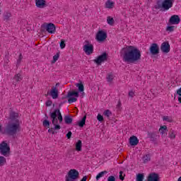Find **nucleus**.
Returning <instances> with one entry per match:
<instances>
[{
  "label": "nucleus",
  "instance_id": "c9c22d12",
  "mask_svg": "<svg viewBox=\"0 0 181 181\" xmlns=\"http://www.w3.org/2000/svg\"><path fill=\"white\" fill-rule=\"evenodd\" d=\"M11 16H12L11 13H6L4 15V21L8 22V21H9V18H11Z\"/></svg>",
  "mask_w": 181,
  "mask_h": 181
},
{
  "label": "nucleus",
  "instance_id": "6e6d98bb",
  "mask_svg": "<svg viewBox=\"0 0 181 181\" xmlns=\"http://www.w3.org/2000/svg\"><path fill=\"white\" fill-rule=\"evenodd\" d=\"M0 132H2V125L0 124Z\"/></svg>",
  "mask_w": 181,
  "mask_h": 181
},
{
  "label": "nucleus",
  "instance_id": "603ef678",
  "mask_svg": "<svg viewBox=\"0 0 181 181\" xmlns=\"http://www.w3.org/2000/svg\"><path fill=\"white\" fill-rule=\"evenodd\" d=\"M121 107V102L119 101L117 105V108H118L119 110V108Z\"/></svg>",
  "mask_w": 181,
  "mask_h": 181
},
{
  "label": "nucleus",
  "instance_id": "c756f323",
  "mask_svg": "<svg viewBox=\"0 0 181 181\" xmlns=\"http://www.w3.org/2000/svg\"><path fill=\"white\" fill-rule=\"evenodd\" d=\"M76 86L78 87V90L80 93H83V91H84V85L83 83H76Z\"/></svg>",
  "mask_w": 181,
  "mask_h": 181
},
{
  "label": "nucleus",
  "instance_id": "bb28decb",
  "mask_svg": "<svg viewBox=\"0 0 181 181\" xmlns=\"http://www.w3.org/2000/svg\"><path fill=\"white\" fill-rule=\"evenodd\" d=\"M145 177V175L144 173H138L136 177V181H144V179Z\"/></svg>",
  "mask_w": 181,
  "mask_h": 181
},
{
  "label": "nucleus",
  "instance_id": "c03bdc74",
  "mask_svg": "<svg viewBox=\"0 0 181 181\" xmlns=\"http://www.w3.org/2000/svg\"><path fill=\"white\" fill-rule=\"evenodd\" d=\"M123 173H124V172H122V171L119 172V177L120 180H124V179H125V177H124L125 175H122Z\"/></svg>",
  "mask_w": 181,
  "mask_h": 181
},
{
  "label": "nucleus",
  "instance_id": "473e14b6",
  "mask_svg": "<svg viewBox=\"0 0 181 181\" xmlns=\"http://www.w3.org/2000/svg\"><path fill=\"white\" fill-rule=\"evenodd\" d=\"M42 124L45 128H50V121L47 119L44 120Z\"/></svg>",
  "mask_w": 181,
  "mask_h": 181
},
{
  "label": "nucleus",
  "instance_id": "6ab92c4d",
  "mask_svg": "<svg viewBox=\"0 0 181 181\" xmlns=\"http://www.w3.org/2000/svg\"><path fill=\"white\" fill-rule=\"evenodd\" d=\"M35 6L40 8H46V0H35Z\"/></svg>",
  "mask_w": 181,
  "mask_h": 181
},
{
  "label": "nucleus",
  "instance_id": "4be33fe9",
  "mask_svg": "<svg viewBox=\"0 0 181 181\" xmlns=\"http://www.w3.org/2000/svg\"><path fill=\"white\" fill-rule=\"evenodd\" d=\"M86 119H87V116L86 115L83 116V117L79 122H78V127H80L81 128H83V127L86 125Z\"/></svg>",
  "mask_w": 181,
  "mask_h": 181
},
{
  "label": "nucleus",
  "instance_id": "79ce46f5",
  "mask_svg": "<svg viewBox=\"0 0 181 181\" xmlns=\"http://www.w3.org/2000/svg\"><path fill=\"white\" fill-rule=\"evenodd\" d=\"M107 80L109 83H111V81L114 80V76H112V74H109L107 77Z\"/></svg>",
  "mask_w": 181,
  "mask_h": 181
},
{
  "label": "nucleus",
  "instance_id": "c85d7f7f",
  "mask_svg": "<svg viewBox=\"0 0 181 181\" xmlns=\"http://www.w3.org/2000/svg\"><path fill=\"white\" fill-rule=\"evenodd\" d=\"M23 78L22 77V75L21 74H17L13 77V80H15L16 81H22Z\"/></svg>",
  "mask_w": 181,
  "mask_h": 181
},
{
  "label": "nucleus",
  "instance_id": "864d4df0",
  "mask_svg": "<svg viewBox=\"0 0 181 181\" xmlns=\"http://www.w3.org/2000/svg\"><path fill=\"white\" fill-rule=\"evenodd\" d=\"M21 62H22V59H18L17 60V64H21Z\"/></svg>",
  "mask_w": 181,
  "mask_h": 181
},
{
  "label": "nucleus",
  "instance_id": "37998d69",
  "mask_svg": "<svg viewBox=\"0 0 181 181\" xmlns=\"http://www.w3.org/2000/svg\"><path fill=\"white\" fill-rule=\"evenodd\" d=\"M173 30H175V26H168L166 28L167 32H173Z\"/></svg>",
  "mask_w": 181,
  "mask_h": 181
},
{
  "label": "nucleus",
  "instance_id": "e433bc0d",
  "mask_svg": "<svg viewBox=\"0 0 181 181\" xmlns=\"http://www.w3.org/2000/svg\"><path fill=\"white\" fill-rule=\"evenodd\" d=\"M69 99L68 100V103L69 104H71V103H76V101H77L76 98H73V97H70L69 98Z\"/></svg>",
  "mask_w": 181,
  "mask_h": 181
},
{
  "label": "nucleus",
  "instance_id": "f03ea898",
  "mask_svg": "<svg viewBox=\"0 0 181 181\" xmlns=\"http://www.w3.org/2000/svg\"><path fill=\"white\" fill-rule=\"evenodd\" d=\"M21 131V124L19 120L16 122H8L4 129V134L8 136H12L15 138L17 134Z\"/></svg>",
  "mask_w": 181,
  "mask_h": 181
},
{
  "label": "nucleus",
  "instance_id": "5fc2aeb1",
  "mask_svg": "<svg viewBox=\"0 0 181 181\" xmlns=\"http://www.w3.org/2000/svg\"><path fill=\"white\" fill-rule=\"evenodd\" d=\"M19 59H21V60H22V59H23V57H22V54H20V56H19V58H18Z\"/></svg>",
  "mask_w": 181,
  "mask_h": 181
},
{
  "label": "nucleus",
  "instance_id": "a18cd8bd",
  "mask_svg": "<svg viewBox=\"0 0 181 181\" xmlns=\"http://www.w3.org/2000/svg\"><path fill=\"white\" fill-rule=\"evenodd\" d=\"M53 104V102L52 100H47L45 103L46 107H50Z\"/></svg>",
  "mask_w": 181,
  "mask_h": 181
},
{
  "label": "nucleus",
  "instance_id": "4c0bfd02",
  "mask_svg": "<svg viewBox=\"0 0 181 181\" xmlns=\"http://www.w3.org/2000/svg\"><path fill=\"white\" fill-rule=\"evenodd\" d=\"M59 45L61 49H64V47H66V41L64 40H61Z\"/></svg>",
  "mask_w": 181,
  "mask_h": 181
},
{
  "label": "nucleus",
  "instance_id": "20e7f679",
  "mask_svg": "<svg viewBox=\"0 0 181 181\" xmlns=\"http://www.w3.org/2000/svg\"><path fill=\"white\" fill-rule=\"evenodd\" d=\"M174 0H164L163 1L158 0L155 5V9H163V11H169L173 6Z\"/></svg>",
  "mask_w": 181,
  "mask_h": 181
},
{
  "label": "nucleus",
  "instance_id": "9b49d317",
  "mask_svg": "<svg viewBox=\"0 0 181 181\" xmlns=\"http://www.w3.org/2000/svg\"><path fill=\"white\" fill-rule=\"evenodd\" d=\"M47 95H50L53 100H56L59 98V89L53 86L50 91H48L47 94H45V97Z\"/></svg>",
  "mask_w": 181,
  "mask_h": 181
},
{
  "label": "nucleus",
  "instance_id": "0eeeda50",
  "mask_svg": "<svg viewBox=\"0 0 181 181\" xmlns=\"http://www.w3.org/2000/svg\"><path fill=\"white\" fill-rule=\"evenodd\" d=\"M80 176V173L76 169H71L67 175L66 176V181H74L76 180Z\"/></svg>",
  "mask_w": 181,
  "mask_h": 181
},
{
  "label": "nucleus",
  "instance_id": "58836bf2",
  "mask_svg": "<svg viewBox=\"0 0 181 181\" xmlns=\"http://www.w3.org/2000/svg\"><path fill=\"white\" fill-rule=\"evenodd\" d=\"M112 112L111 111H110V110H106L104 112H103V115L105 116V117H110V115H112Z\"/></svg>",
  "mask_w": 181,
  "mask_h": 181
},
{
  "label": "nucleus",
  "instance_id": "2eb2a0df",
  "mask_svg": "<svg viewBox=\"0 0 181 181\" xmlns=\"http://www.w3.org/2000/svg\"><path fill=\"white\" fill-rule=\"evenodd\" d=\"M159 179V174L151 173L148 175L147 181H160Z\"/></svg>",
  "mask_w": 181,
  "mask_h": 181
},
{
  "label": "nucleus",
  "instance_id": "9d476101",
  "mask_svg": "<svg viewBox=\"0 0 181 181\" xmlns=\"http://www.w3.org/2000/svg\"><path fill=\"white\" fill-rule=\"evenodd\" d=\"M107 37V33L103 30H99L96 34V40L100 43L104 42Z\"/></svg>",
  "mask_w": 181,
  "mask_h": 181
},
{
  "label": "nucleus",
  "instance_id": "dca6fc26",
  "mask_svg": "<svg viewBox=\"0 0 181 181\" xmlns=\"http://www.w3.org/2000/svg\"><path fill=\"white\" fill-rule=\"evenodd\" d=\"M148 138H149L151 142H156L158 139V132H148Z\"/></svg>",
  "mask_w": 181,
  "mask_h": 181
},
{
  "label": "nucleus",
  "instance_id": "a211bd4d",
  "mask_svg": "<svg viewBox=\"0 0 181 181\" xmlns=\"http://www.w3.org/2000/svg\"><path fill=\"white\" fill-rule=\"evenodd\" d=\"M18 117H19V115L17 112L11 111L9 113L8 119H10L11 121H14V122H16V120L19 121V119H18Z\"/></svg>",
  "mask_w": 181,
  "mask_h": 181
},
{
  "label": "nucleus",
  "instance_id": "b1692460",
  "mask_svg": "<svg viewBox=\"0 0 181 181\" xmlns=\"http://www.w3.org/2000/svg\"><path fill=\"white\" fill-rule=\"evenodd\" d=\"M142 160L144 163H148V162L151 161V154H146L143 156Z\"/></svg>",
  "mask_w": 181,
  "mask_h": 181
},
{
  "label": "nucleus",
  "instance_id": "3c124183",
  "mask_svg": "<svg viewBox=\"0 0 181 181\" xmlns=\"http://www.w3.org/2000/svg\"><path fill=\"white\" fill-rule=\"evenodd\" d=\"M73 134V133H71V132H69L66 134V138H68V139H70V138H71V135Z\"/></svg>",
  "mask_w": 181,
  "mask_h": 181
},
{
  "label": "nucleus",
  "instance_id": "72a5a7b5",
  "mask_svg": "<svg viewBox=\"0 0 181 181\" xmlns=\"http://www.w3.org/2000/svg\"><path fill=\"white\" fill-rule=\"evenodd\" d=\"M169 135L171 139H175L176 138V134H175V131L173 129L170 130Z\"/></svg>",
  "mask_w": 181,
  "mask_h": 181
},
{
  "label": "nucleus",
  "instance_id": "cd10ccee",
  "mask_svg": "<svg viewBox=\"0 0 181 181\" xmlns=\"http://www.w3.org/2000/svg\"><path fill=\"white\" fill-rule=\"evenodd\" d=\"M105 5L106 8H108L109 9L114 8V2L111 1L110 0H107L105 3Z\"/></svg>",
  "mask_w": 181,
  "mask_h": 181
},
{
  "label": "nucleus",
  "instance_id": "7c9ffc66",
  "mask_svg": "<svg viewBox=\"0 0 181 181\" xmlns=\"http://www.w3.org/2000/svg\"><path fill=\"white\" fill-rule=\"evenodd\" d=\"M107 21L108 25H110V26H112V25H114V23H115V21H114V18H112L111 16L107 17Z\"/></svg>",
  "mask_w": 181,
  "mask_h": 181
},
{
  "label": "nucleus",
  "instance_id": "412c9836",
  "mask_svg": "<svg viewBox=\"0 0 181 181\" xmlns=\"http://www.w3.org/2000/svg\"><path fill=\"white\" fill-rule=\"evenodd\" d=\"M64 119L65 124H66L67 125H70V124L73 122V118L69 115L64 116Z\"/></svg>",
  "mask_w": 181,
  "mask_h": 181
},
{
  "label": "nucleus",
  "instance_id": "393cba45",
  "mask_svg": "<svg viewBox=\"0 0 181 181\" xmlns=\"http://www.w3.org/2000/svg\"><path fill=\"white\" fill-rule=\"evenodd\" d=\"M107 173H108V172H107L106 170L99 173L96 175V180H100V179H101V177H104V175H107Z\"/></svg>",
  "mask_w": 181,
  "mask_h": 181
},
{
  "label": "nucleus",
  "instance_id": "2f4dec72",
  "mask_svg": "<svg viewBox=\"0 0 181 181\" xmlns=\"http://www.w3.org/2000/svg\"><path fill=\"white\" fill-rule=\"evenodd\" d=\"M6 163V158L4 156H0V166H4Z\"/></svg>",
  "mask_w": 181,
  "mask_h": 181
},
{
  "label": "nucleus",
  "instance_id": "4d7b16f0",
  "mask_svg": "<svg viewBox=\"0 0 181 181\" xmlns=\"http://www.w3.org/2000/svg\"><path fill=\"white\" fill-rule=\"evenodd\" d=\"M59 86H60V83H56L55 87H59Z\"/></svg>",
  "mask_w": 181,
  "mask_h": 181
},
{
  "label": "nucleus",
  "instance_id": "a19ab883",
  "mask_svg": "<svg viewBox=\"0 0 181 181\" xmlns=\"http://www.w3.org/2000/svg\"><path fill=\"white\" fill-rule=\"evenodd\" d=\"M177 94L179 95L178 101H179V103L181 104V88H180L177 90Z\"/></svg>",
  "mask_w": 181,
  "mask_h": 181
},
{
  "label": "nucleus",
  "instance_id": "423d86ee",
  "mask_svg": "<svg viewBox=\"0 0 181 181\" xmlns=\"http://www.w3.org/2000/svg\"><path fill=\"white\" fill-rule=\"evenodd\" d=\"M41 32L45 33V32H48L51 35L56 33V25L52 23L43 24L41 25Z\"/></svg>",
  "mask_w": 181,
  "mask_h": 181
},
{
  "label": "nucleus",
  "instance_id": "4468645a",
  "mask_svg": "<svg viewBox=\"0 0 181 181\" xmlns=\"http://www.w3.org/2000/svg\"><path fill=\"white\" fill-rule=\"evenodd\" d=\"M169 22L171 25H179L180 23V17L177 15H173L170 18Z\"/></svg>",
  "mask_w": 181,
  "mask_h": 181
},
{
  "label": "nucleus",
  "instance_id": "f257e3e1",
  "mask_svg": "<svg viewBox=\"0 0 181 181\" xmlns=\"http://www.w3.org/2000/svg\"><path fill=\"white\" fill-rule=\"evenodd\" d=\"M120 57L124 63L127 64H136L141 62V50L136 47L129 45L120 51Z\"/></svg>",
  "mask_w": 181,
  "mask_h": 181
},
{
  "label": "nucleus",
  "instance_id": "13d9d810",
  "mask_svg": "<svg viewBox=\"0 0 181 181\" xmlns=\"http://www.w3.org/2000/svg\"><path fill=\"white\" fill-rule=\"evenodd\" d=\"M64 103H66V101L62 102L59 105H63V104H64Z\"/></svg>",
  "mask_w": 181,
  "mask_h": 181
},
{
  "label": "nucleus",
  "instance_id": "39448f33",
  "mask_svg": "<svg viewBox=\"0 0 181 181\" xmlns=\"http://www.w3.org/2000/svg\"><path fill=\"white\" fill-rule=\"evenodd\" d=\"M0 153L6 158L11 155V147L6 143V141H4L0 144Z\"/></svg>",
  "mask_w": 181,
  "mask_h": 181
},
{
  "label": "nucleus",
  "instance_id": "052dcab7",
  "mask_svg": "<svg viewBox=\"0 0 181 181\" xmlns=\"http://www.w3.org/2000/svg\"><path fill=\"white\" fill-rule=\"evenodd\" d=\"M45 117H46L47 119L49 118V117H47V114H45Z\"/></svg>",
  "mask_w": 181,
  "mask_h": 181
},
{
  "label": "nucleus",
  "instance_id": "f704fd0d",
  "mask_svg": "<svg viewBox=\"0 0 181 181\" xmlns=\"http://www.w3.org/2000/svg\"><path fill=\"white\" fill-rule=\"evenodd\" d=\"M59 57H60V52H57L54 57H53V63H56L57 60H59Z\"/></svg>",
  "mask_w": 181,
  "mask_h": 181
},
{
  "label": "nucleus",
  "instance_id": "a878e982",
  "mask_svg": "<svg viewBox=\"0 0 181 181\" xmlns=\"http://www.w3.org/2000/svg\"><path fill=\"white\" fill-rule=\"evenodd\" d=\"M168 131V127L166 125L161 126L159 132L163 135V134H166Z\"/></svg>",
  "mask_w": 181,
  "mask_h": 181
},
{
  "label": "nucleus",
  "instance_id": "5701e85b",
  "mask_svg": "<svg viewBox=\"0 0 181 181\" xmlns=\"http://www.w3.org/2000/svg\"><path fill=\"white\" fill-rule=\"evenodd\" d=\"M82 146H83V143L81 142V140H78L76 144V151H77L78 152H81Z\"/></svg>",
  "mask_w": 181,
  "mask_h": 181
},
{
  "label": "nucleus",
  "instance_id": "aec40b11",
  "mask_svg": "<svg viewBox=\"0 0 181 181\" xmlns=\"http://www.w3.org/2000/svg\"><path fill=\"white\" fill-rule=\"evenodd\" d=\"M78 93L77 91H69L68 92V94L66 96L63 97L62 100H64V98H70V97H78Z\"/></svg>",
  "mask_w": 181,
  "mask_h": 181
},
{
  "label": "nucleus",
  "instance_id": "bf43d9fd",
  "mask_svg": "<svg viewBox=\"0 0 181 181\" xmlns=\"http://www.w3.org/2000/svg\"><path fill=\"white\" fill-rule=\"evenodd\" d=\"M177 181H181V177H180L179 178H178V180Z\"/></svg>",
  "mask_w": 181,
  "mask_h": 181
},
{
  "label": "nucleus",
  "instance_id": "f3484780",
  "mask_svg": "<svg viewBox=\"0 0 181 181\" xmlns=\"http://www.w3.org/2000/svg\"><path fill=\"white\" fill-rule=\"evenodd\" d=\"M129 141L132 146H136V145L139 144V139H138V137H136V136H132L129 138Z\"/></svg>",
  "mask_w": 181,
  "mask_h": 181
},
{
  "label": "nucleus",
  "instance_id": "de8ad7c7",
  "mask_svg": "<svg viewBox=\"0 0 181 181\" xmlns=\"http://www.w3.org/2000/svg\"><path fill=\"white\" fill-rule=\"evenodd\" d=\"M107 181H115V177L111 175L107 177Z\"/></svg>",
  "mask_w": 181,
  "mask_h": 181
},
{
  "label": "nucleus",
  "instance_id": "8fccbe9b",
  "mask_svg": "<svg viewBox=\"0 0 181 181\" xmlns=\"http://www.w3.org/2000/svg\"><path fill=\"white\" fill-rule=\"evenodd\" d=\"M48 132L52 134V135H54V128H51L48 129Z\"/></svg>",
  "mask_w": 181,
  "mask_h": 181
},
{
  "label": "nucleus",
  "instance_id": "49530a36",
  "mask_svg": "<svg viewBox=\"0 0 181 181\" xmlns=\"http://www.w3.org/2000/svg\"><path fill=\"white\" fill-rule=\"evenodd\" d=\"M163 121H167V122H170V119L169 118V116H164L163 117Z\"/></svg>",
  "mask_w": 181,
  "mask_h": 181
},
{
  "label": "nucleus",
  "instance_id": "f8f14e48",
  "mask_svg": "<svg viewBox=\"0 0 181 181\" xmlns=\"http://www.w3.org/2000/svg\"><path fill=\"white\" fill-rule=\"evenodd\" d=\"M150 53H151L153 56L156 54H159V45L156 43L151 44L150 47Z\"/></svg>",
  "mask_w": 181,
  "mask_h": 181
},
{
  "label": "nucleus",
  "instance_id": "ddd939ff",
  "mask_svg": "<svg viewBox=\"0 0 181 181\" xmlns=\"http://www.w3.org/2000/svg\"><path fill=\"white\" fill-rule=\"evenodd\" d=\"M160 50L163 51V53H169L170 52V45H169V42H163L160 46Z\"/></svg>",
  "mask_w": 181,
  "mask_h": 181
},
{
  "label": "nucleus",
  "instance_id": "7ed1b4c3",
  "mask_svg": "<svg viewBox=\"0 0 181 181\" xmlns=\"http://www.w3.org/2000/svg\"><path fill=\"white\" fill-rule=\"evenodd\" d=\"M49 115L52 119V124L54 127V129H60L62 127H60V124H57L59 121V124H62L63 122V116L62 115V112H60V109H56L54 110L53 112H50ZM58 117V119H57Z\"/></svg>",
  "mask_w": 181,
  "mask_h": 181
},
{
  "label": "nucleus",
  "instance_id": "6e6552de",
  "mask_svg": "<svg viewBox=\"0 0 181 181\" xmlns=\"http://www.w3.org/2000/svg\"><path fill=\"white\" fill-rule=\"evenodd\" d=\"M108 59V54L107 52H103L102 54L99 55L95 59L93 60L95 64L98 66H101V63H104V62H107Z\"/></svg>",
  "mask_w": 181,
  "mask_h": 181
},
{
  "label": "nucleus",
  "instance_id": "1a4fd4ad",
  "mask_svg": "<svg viewBox=\"0 0 181 181\" xmlns=\"http://www.w3.org/2000/svg\"><path fill=\"white\" fill-rule=\"evenodd\" d=\"M85 42L87 45L83 46V52H85L88 56H90V54H93V53H94V45L90 44L88 40H86Z\"/></svg>",
  "mask_w": 181,
  "mask_h": 181
},
{
  "label": "nucleus",
  "instance_id": "09e8293b",
  "mask_svg": "<svg viewBox=\"0 0 181 181\" xmlns=\"http://www.w3.org/2000/svg\"><path fill=\"white\" fill-rule=\"evenodd\" d=\"M135 96V93H134V91L131 90L129 92V97H131L132 98H133V97Z\"/></svg>",
  "mask_w": 181,
  "mask_h": 181
},
{
  "label": "nucleus",
  "instance_id": "ea45409f",
  "mask_svg": "<svg viewBox=\"0 0 181 181\" xmlns=\"http://www.w3.org/2000/svg\"><path fill=\"white\" fill-rule=\"evenodd\" d=\"M97 119L99 121V122H103V121H104V117L100 114H98L97 116Z\"/></svg>",
  "mask_w": 181,
  "mask_h": 181
}]
</instances>
